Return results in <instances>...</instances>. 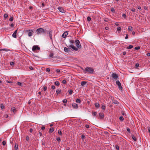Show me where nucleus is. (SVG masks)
I'll return each mask as SVG.
<instances>
[{
    "label": "nucleus",
    "instance_id": "f257e3e1",
    "mask_svg": "<svg viewBox=\"0 0 150 150\" xmlns=\"http://www.w3.org/2000/svg\"><path fill=\"white\" fill-rule=\"evenodd\" d=\"M47 30L46 29H44L42 28H39L36 30V32L38 35L40 34H45Z\"/></svg>",
    "mask_w": 150,
    "mask_h": 150
},
{
    "label": "nucleus",
    "instance_id": "f03ea898",
    "mask_svg": "<svg viewBox=\"0 0 150 150\" xmlns=\"http://www.w3.org/2000/svg\"><path fill=\"white\" fill-rule=\"evenodd\" d=\"M85 71H86L87 72H88L90 73H93L94 72V71L93 69L91 67H87L85 69Z\"/></svg>",
    "mask_w": 150,
    "mask_h": 150
},
{
    "label": "nucleus",
    "instance_id": "7ed1b4c3",
    "mask_svg": "<svg viewBox=\"0 0 150 150\" xmlns=\"http://www.w3.org/2000/svg\"><path fill=\"white\" fill-rule=\"evenodd\" d=\"M75 42L76 43V46L78 48L80 49L81 47V46L80 44V41L78 40H75Z\"/></svg>",
    "mask_w": 150,
    "mask_h": 150
},
{
    "label": "nucleus",
    "instance_id": "20e7f679",
    "mask_svg": "<svg viewBox=\"0 0 150 150\" xmlns=\"http://www.w3.org/2000/svg\"><path fill=\"white\" fill-rule=\"evenodd\" d=\"M116 83L118 86V88L119 90L122 91V87L121 86L120 82L118 80L116 81Z\"/></svg>",
    "mask_w": 150,
    "mask_h": 150
},
{
    "label": "nucleus",
    "instance_id": "39448f33",
    "mask_svg": "<svg viewBox=\"0 0 150 150\" xmlns=\"http://www.w3.org/2000/svg\"><path fill=\"white\" fill-rule=\"evenodd\" d=\"M48 33V34H49V36L50 39L52 41V30L51 29H50L49 30L47 31Z\"/></svg>",
    "mask_w": 150,
    "mask_h": 150
},
{
    "label": "nucleus",
    "instance_id": "423d86ee",
    "mask_svg": "<svg viewBox=\"0 0 150 150\" xmlns=\"http://www.w3.org/2000/svg\"><path fill=\"white\" fill-rule=\"evenodd\" d=\"M111 76L115 80H116L118 77V75L115 73H112Z\"/></svg>",
    "mask_w": 150,
    "mask_h": 150
},
{
    "label": "nucleus",
    "instance_id": "0eeeda50",
    "mask_svg": "<svg viewBox=\"0 0 150 150\" xmlns=\"http://www.w3.org/2000/svg\"><path fill=\"white\" fill-rule=\"evenodd\" d=\"M40 48L39 47L38 45H34L32 48V50L33 51H35L36 50H40Z\"/></svg>",
    "mask_w": 150,
    "mask_h": 150
},
{
    "label": "nucleus",
    "instance_id": "6e6552de",
    "mask_svg": "<svg viewBox=\"0 0 150 150\" xmlns=\"http://www.w3.org/2000/svg\"><path fill=\"white\" fill-rule=\"evenodd\" d=\"M68 47H71L73 50L75 51H77L78 50V49L73 45H69V46H68Z\"/></svg>",
    "mask_w": 150,
    "mask_h": 150
},
{
    "label": "nucleus",
    "instance_id": "1a4fd4ad",
    "mask_svg": "<svg viewBox=\"0 0 150 150\" xmlns=\"http://www.w3.org/2000/svg\"><path fill=\"white\" fill-rule=\"evenodd\" d=\"M64 50L65 52L69 53L71 52V49L70 48L65 47L64 48Z\"/></svg>",
    "mask_w": 150,
    "mask_h": 150
},
{
    "label": "nucleus",
    "instance_id": "9d476101",
    "mask_svg": "<svg viewBox=\"0 0 150 150\" xmlns=\"http://www.w3.org/2000/svg\"><path fill=\"white\" fill-rule=\"evenodd\" d=\"M26 32L28 33V35L30 37L32 36L33 32V30H27Z\"/></svg>",
    "mask_w": 150,
    "mask_h": 150
},
{
    "label": "nucleus",
    "instance_id": "9b49d317",
    "mask_svg": "<svg viewBox=\"0 0 150 150\" xmlns=\"http://www.w3.org/2000/svg\"><path fill=\"white\" fill-rule=\"evenodd\" d=\"M58 9L60 12L62 13H65V11L62 7H59L58 8Z\"/></svg>",
    "mask_w": 150,
    "mask_h": 150
},
{
    "label": "nucleus",
    "instance_id": "f8f14e48",
    "mask_svg": "<svg viewBox=\"0 0 150 150\" xmlns=\"http://www.w3.org/2000/svg\"><path fill=\"white\" fill-rule=\"evenodd\" d=\"M99 116L100 117V119H102L104 118V115L103 113L100 112L99 113Z\"/></svg>",
    "mask_w": 150,
    "mask_h": 150
},
{
    "label": "nucleus",
    "instance_id": "ddd939ff",
    "mask_svg": "<svg viewBox=\"0 0 150 150\" xmlns=\"http://www.w3.org/2000/svg\"><path fill=\"white\" fill-rule=\"evenodd\" d=\"M72 106L73 108L75 109H77L78 108V105L75 103H73L72 104Z\"/></svg>",
    "mask_w": 150,
    "mask_h": 150
},
{
    "label": "nucleus",
    "instance_id": "4468645a",
    "mask_svg": "<svg viewBox=\"0 0 150 150\" xmlns=\"http://www.w3.org/2000/svg\"><path fill=\"white\" fill-rule=\"evenodd\" d=\"M68 33L67 31L65 32L62 35V37L64 38H65L68 35Z\"/></svg>",
    "mask_w": 150,
    "mask_h": 150
},
{
    "label": "nucleus",
    "instance_id": "2eb2a0df",
    "mask_svg": "<svg viewBox=\"0 0 150 150\" xmlns=\"http://www.w3.org/2000/svg\"><path fill=\"white\" fill-rule=\"evenodd\" d=\"M17 30H16L12 34V36L15 38H16L17 37L16 33H17Z\"/></svg>",
    "mask_w": 150,
    "mask_h": 150
},
{
    "label": "nucleus",
    "instance_id": "dca6fc26",
    "mask_svg": "<svg viewBox=\"0 0 150 150\" xmlns=\"http://www.w3.org/2000/svg\"><path fill=\"white\" fill-rule=\"evenodd\" d=\"M11 111H12L14 113H15L16 111V108L14 107H12L11 108Z\"/></svg>",
    "mask_w": 150,
    "mask_h": 150
},
{
    "label": "nucleus",
    "instance_id": "f3484780",
    "mask_svg": "<svg viewBox=\"0 0 150 150\" xmlns=\"http://www.w3.org/2000/svg\"><path fill=\"white\" fill-rule=\"evenodd\" d=\"M95 107L97 108H98L100 107V104L98 103H95Z\"/></svg>",
    "mask_w": 150,
    "mask_h": 150
},
{
    "label": "nucleus",
    "instance_id": "a211bd4d",
    "mask_svg": "<svg viewBox=\"0 0 150 150\" xmlns=\"http://www.w3.org/2000/svg\"><path fill=\"white\" fill-rule=\"evenodd\" d=\"M54 129L53 127H51L49 129V132L50 133H52V132L54 131Z\"/></svg>",
    "mask_w": 150,
    "mask_h": 150
},
{
    "label": "nucleus",
    "instance_id": "6ab92c4d",
    "mask_svg": "<svg viewBox=\"0 0 150 150\" xmlns=\"http://www.w3.org/2000/svg\"><path fill=\"white\" fill-rule=\"evenodd\" d=\"M112 102L115 104H118L119 103V102L116 100H113Z\"/></svg>",
    "mask_w": 150,
    "mask_h": 150
},
{
    "label": "nucleus",
    "instance_id": "aec40b11",
    "mask_svg": "<svg viewBox=\"0 0 150 150\" xmlns=\"http://www.w3.org/2000/svg\"><path fill=\"white\" fill-rule=\"evenodd\" d=\"M87 82L86 81H82L81 82V85L82 86H83L86 84Z\"/></svg>",
    "mask_w": 150,
    "mask_h": 150
},
{
    "label": "nucleus",
    "instance_id": "412c9836",
    "mask_svg": "<svg viewBox=\"0 0 150 150\" xmlns=\"http://www.w3.org/2000/svg\"><path fill=\"white\" fill-rule=\"evenodd\" d=\"M56 92L57 94H59L61 92V89L59 88L56 90Z\"/></svg>",
    "mask_w": 150,
    "mask_h": 150
},
{
    "label": "nucleus",
    "instance_id": "4be33fe9",
    "mask_svg": "<svg viewBox=\"0 0 150 150\" xmlns=\"http://www.w3.org/2000/svg\"><path fill=\"white\" fill-rule=\"evenodd\" d=\"M53 54L52 52H51L50 55H49V57H50V58H53Z\"/></svg>",
    "mask_w": 150,
    "mask_h": 150
},
{
    "label": "nucleus",
    "instance_id": "5701e85b",
    "mask_svg": "<svg viewBox=\"0 0 150 150\" xmlns=\"http://www.w3.org/2000/svg\"><path fill=\"white\" fill-rule=\"evenodd\" d=\"M132 139L135 141H137V138H136L135 137L134 135H132Z\"/></svg>",
    "mask_w": 150,
    "mask_h": 150
},
{
    "label": "nucleus",
    "instance_id": "b1692460",
    "mask_svg": "<svg viewBox=\"0 0 150 150\" xmlns=\"http://www.w3.org/2000/svg\"><path fill=\"white\" fill-rule=\"evenodd\" d=\"M54 84L56 86H59L60 83L58 81H56L54 82Z\"/></svg>",
    "mask_w": 150,
    "mask_h": 150
},
{
    "label": "nucleus",
    "instance_id": "393cba45",
    "mask_svg": "<svg viewBox=\"0 0 150 150\" xmlns=\"http://www.w3.org/2000/svg\"><path fill=\"white\" fill-rule=\"evenodd\" d=\"M101 108L103 110H105V106L104 105H102Z\"/></svg>",
    "mask_w": 150,
    "mask_h": 150
},
{
    "label": "nucleus",
    "instance_id": "a878e982",
    "mask_svg": "<svg viewBox=\"0 0 150 150\" xmlns=\"http://www.w3.org/2000/svg\"><path fill=\"white\" fill-rule=\"evenodd\" d=\"M17 85H18L19 86H23L22 83L20 82H18L17 83Z\"/></svg>",
    "mask_w": 150,
    "mask_h": 150
},
{
    "label": "nucleus",
    "instance_id": "bb28decb",
    "mask_svg": "<svg viewBox=\"0 0 150 150\" xmlns=\"http://www.w3.org/2000/svg\"><path fill=\"white\" fill-rule=\"evenodd\" d=\"M133 47V46L132 45H129L128 47H127V49H131Z\"/></svg>",
    "mask_w": 150,
    "mask_h": 150
},
{
    "label": "nucleus",
    "instance_id": "cd10ccee",
    "mask_svg": "<svg viewBox=\"0 0 150 150\" xmlns=\"http://www.w3.org/2000/svg\"><path fill=\"white\" fill-rule=\"evenodd\" d=\"M81 100L79 99H77L76 100V102L77 103H80L81 102Z\"/></svg>",
    "mask_w": 150,
    "mask_h": 150
},
{
    "label": "nucleus",
    "instance_id": "c85d7f7f",
    "mask_svg": "<svg viewBox=\"0 0 150 150\" xmlns=\"http://www.w3.org/2000/svg\"><path fill=\"white\" fill-rule=\"evenodd\" d=\"M128 29L129 31H132V27L131 26H129Z\"/></svg>",
    "mask_w": 150,
    "mask_h": 150
},
{
    "label": "nucleus",
    "instance_id": "c756f323",
    "mask_svg": "<svg viewBox=\"0 0 150 150\" xmlns=\"http://www.w3.org/2000/svg\"><path fill=\"white\" fill-rule=\"evenodd\" d=\"M111 11L112 12V13H115V10L113 8H111Z\"/></svg>",
    "mask_w": 150,
    "mask_h": 150
},
{
    "label": "nucleus",
    "instance_id": "7c9ffc66",
    "mask_svg": "<svg viewBox=\"0 0 150 150\" xmlns=\"http://www.w3.org/2000/svg\"><path fill=\"white\" fill-rule=\"evenodd\" d=\"M0 108L1 109H3L4 108V106L3 104H0Z\"/></svg>",
    "mask_w": 150,
    "mask_h": 150
},
{
    "label": "nucleus",
    "instance_id": "2f4dec72",
    "mask_svg": "<svg viewBox=\"0 0 150 150\" xmlns=\"http://www.w3.org/2000/svg\"><path fill=\"white\" fill-rule=\"evenodd\" d=\"M119 119L120 120L122 121L124 120V118L122 116H121L119 117Z\"/></svg>",
    "mask_w": 150,
    "mask_h": 150
},
{
    "label": "nucleus",
    "instance_id": "473e14b6",
    "mask_svg": "<svg viewBox=\"0 0 150 150\" xmlns=\"http://www.w3.org/2000/svg\"><path fill=\"white\" fill-rule=\"evenodd\" d=\"M67 100L66 99H65L62 100V102L64 103H67Z\"/></svg>",
    "mask_w": 150,
    "mask_h": 150
},
{
    "label": "nucleus",
    "instance_id": "72a5a7b5",
    "mask_svg": "<svg viewBox=\"0 0 150 150\" xmlns=\"http://www.w3.org/2000/svg\"><path fill=\"white\" fill-rule=\"evenodd\" d=\"M68 91L70 95L72 93L73 91L72 90H69Z\"/></svg>",
    "mask_w": 150,
    "mask_h": 150
},
{
    "label": "nucleus",
    "instance_id": "f704fd0d",
    "mask_svg": "<svg viewBox=\"0 0 150 150\" xmlns=\"http://www.w3.org/2000/svg\"><path fill=\"white\" fill-rule=\"evenodd\" d=\"M14 148L16 150L18 149V145L17 144H15L14 146Z\"/></svg>",
    "mask_w": 150,
    "mask_h": 150
},
{
    "label": "nucleus",
    "instance_id": "c9c22d12",
    "mask_svg": "<svg viewBox=\"0 0 150 150\" xmlns=\"http://www.w3.org/2000/svg\"><path fill=\"white\" fill-rule=\"evenodd\" d=\"M69 41L70 43H71V45H73L74 43V41L73 40H69Z\"/></svg>",
    "mask_w": 150,
    "mask_h": 150
},
{
    "label": "nucleus",
    "instance_id": "e433bc0d",
    "mask_svg": "<svg viewBox=\"0 0 150 150\" xmlns=\"http://www.w3.org/2000/svg\"><path fill=\"white\" fill-rule=\"evenodd\" d=\"M8 17V15L7 14L5 13L4 14V17L6 18Z\"/></svg>",
    "mask_w": 150,
    "mask_h": 150
},
{
    "label": "nucleus",
    "instance_id": "4c0bfd02",
    "mask_svg": "<svg viewBox=\"0 0 150 150\" xmlns=\"http://www.w3.org/2000/svg\"><path fill=\"white\" fill-rule=\"evenodd\" d=\"M91 18L90 17L88 16L87 17V20L88 21H91Z\"/></svg>",
    "mask_w": 150,
    "mask_h": 150
},
{
    "label": "nucleus",
    "instance_id": "58836bf2",
    "mask_svg": "<svg viewBox=\"0 0 150 150\" xmlns=\"http://www.w3.org/2000/svg\"><path fill=\"white\" fill-rule=\"evenodd\" d=\"M56 139H57V140L58 141V142H60L61 141V139H60V138L59 137H58L57 138H56Z\"/></svg>",
    "mask_w": 150,
    "mask_h": 150
},
{
    "label": "nucleus",
    "instance_id": "ea45409f",
    "mask_svg": "<svg viewBox=\"0 0 150 150\" xmlns=\"http://www.w3.org/2000/svg\"><path fill=\"white\" fill-rule=\"evenodd\" d=\"M115 148L117 150H119V146L117 145L115 146Z\"/></svg>",
    "mask_w": 150,
    "mask_h": 150
},
{
    "label": "nucleus",
    "instance_id": "a19ab883",
    "mask_svg": "<svg viewBox=\"0 0 150 150\" xmlns=\"http://www.w3.org/2000/svg\"><path fill=\"white\" fill-rule=\"evenodd\" d=\"M58 134H60V135H62V132L60 130H58Z\"/></svg>",
    "mask_w": 150,
    "mask_h": 150
},
{
    "label": "nucleus",
    "instance_id": "79ce46f5",
    "mask_svg": "<svg viewBox=\"0 0 150 150\" xmlns=\"http://www.w3.org/2000/svg\"><path fill=\"white\" fill-rule=\"evenodd\" d=\"M62 83L63 84H65L67 83V81L65 80H63L62 81Z\"/></svg>",
    "mask_w": 150,
    "mask_h": 150
},
{
    "label": "nucleus",
    "instance_id": "37998d69",
    "mask_svg": "<svg viewBox=\"0 0 150 150\" xmlns=\"http://www.w3.org/2000/svg\"><path fill=\"white\" fill-rule=\"evenodd\" d=\"M97 114V113L96 112H93L92 114L93 116H95L96 115V114Z\"/></svg>",
    "mask_w": 150,
    "mask_h": 150
},
{
    "label": "nucleus",
    "instance_id": "c03bdc74",
    "mask_svg": "<svg viewBox=\"0 0 150 150\" xmlns=\"http://www.w3.org/2000/svg\"><path fill=\"white\" fill-rule=\"evenodd\" d=\"M127 131L129 133H130V129H129L128 127H127L126 128Z\"/></svg>",
    "mask_w": 150,
    "mask_h": 150
},
{
    "label": "nucleus",
    "instance_id": "a18cd8bd",
    "mask_svg": "<svg viewBox=\"0 0 150 150\" xmlns=\"http://www.w3.org/2000/svg\"><path fill=\"white\" fill-rule=\"evenodd\" d=\"M140 48V47L139 46L135 47L134 48V49L136 50H138Z\"/></svg>",
    "mask_w": 150,
    "mask_h": 150
},
{
    "label": "nucleus",
    "instance_id": "49530a36",
    "mask_svg": "<svg viewBox=\"0 0 150 150\" xmlns=\"http://www.w3.org/2000/svg\"><path fill=\"white\" fill-rule=\"evenodd\" d=\"M9 20L10 21H13V17H11Z\"/></svg>",
    "mask_w": 150,
    "mask_h": 150
},
{
    "label": "nucleus",
    "instance_id": "de8ad7c7",
    "mask_svg": "<svg viewBox=\"0 0 150 150\" xmlns=\"http://www.w3.org/2000/svg\"><path fill=\"white\" fill-rule=\"evenodd\" d=\"M121 30V28L120 27H119L117 28V31H120Z\"/></svg>",
    "mask_w": 150,
    "mask_h": 150
},
{
    "label": "nucleus",
    "instance_id": "09e8293b",
    "mask_svg": "<svg viewBox=\"0 0 150 150\" xmlns=\"http://www.w3.org/2000/svg\"><path fill=\"white\" fill-rule=\"evenodd\" d=\"M2 144L4 146L6 144V142L5 141H3Z\"/></svg>",
    "mask_w": 150,
    "mask_h": 150
},
{
    "label": "nucleus",
    "instance_id": "8fccbe9b",
    "mask_svg": "<svg viewBox=\"0 0 150 150\" xmlns=\"http://www.w3.org/2000/svg\"><path fill=\"white\" fill-rule=\"evenodd\" d=\"M122 17L124 18H126L127 17V16L126 14H123L122 15Z\"/></svg>",
    "mask_w": 150,
    "mask_h": 150
},
{
    "label": "nucleus",
    "instance_id": "3c124183",
    "mask_svg": "<svg viewBox=\"0 0 150 150\" xmlns=\"http://www.w3.org/2000/svg\"><path fill=\"white\" fill-rule=\"evenodd\" d=\"M47 89V87L46 86H45L43 87V90L45 91Z\"/></svg>",
    "mask_w": 150,
    "mask_h": 150
},
{
    "label": "nucleus",
    "instance_id": "603ef678",
    "mask_svg": "<svg viewBox=\"0 0 150 150\" xmlns=\"http://www.w3.org/2000/svg\"><path fill=\"white\" fill-rule=\"evenodd\" d=\"M46 71L47 72H49L50 71V69L49 68H46Z\"/></svg>",
    "mask_w": 150,
    "mask_h": 150
},
{
    "label": "nucleus",
    "instance_id": "864d4df0",
    "mask_svg": "<svg viewBox=\"0 0 150 150\" xmlns=\"http://www.w3.org/2000/svg\"><path fill=\"white\" fill-rule=\"evenodd\" d=\"M10 64L11 66L13 65H14V63L13 62H11L10 63Z\"/></svg>",
    "mask_w": 150,
    "mask_h": 150
},
{
    "label": "nucleus",
    "instance_id": "5fc2aeb1",
    "mask_svg": "<svg viewBox=\"0 0 150 150\" xmlns=\"http://www.w3.org/2000/svg\"><path fill=\"white\" fill-rule=\"evenodd\" d=\"M85 127L87 128H89V125H85Z\"/></svg>",
    "mask_w": 150,
    "mask_h": 150
},
{
    "label": "nucleus",
    "instance_id": "6e6d98bb",
    "mask_svg": "<svg viewBox=\"0 0 150 150\" xmlns=\"http://www.w3.org/2000/svg\"><path fill=\"white\" fill-rule=\"evenodd\" d=\"M6 82L7 83H13L12 81H8V80H6Z\"/></svg>",
    "mask_w": 150,
    "mask_h": 150
},
{
    "label": "nucleus",
    "instance_id": "4d7b16f0",
    "mask_svg": "<svg viewBox=\"0 0 150 150\" xmlns=\"http://www.w3.org/2000/svg\"><path fill=\"white\" fill-rule=\"evenodd\" d=\"M139 64L138 63H137L136 64H135V66L136 67H138L139 66Z\"/></svg>",
    "mask_w": 150,
    "mask_h": 150
},
{
    "label": "nucleus",
    "instance_id": "13d9d810",
    "mask_svg": "<svg viewBox=\"0 0 150 150\" xmlns=\"http://www.w3.org/2000/svg\"><path fill=\"white\" fill-rule=\"evenodd\" d=\"M55 88V86L53 85H52L51 86V88L52 89H54Z\"/></svg>",
    "mask_w": 150,
    "mask_h": 150
},
{
    "label": "nucleus",
    "instance_id": "bf43d9fd",
    "mask_svg": "<svg viewBox=\"0 0 150 150\" xmlns=\"http://www.w3.org/2000/svg\"><path fill=\"white\" fill-rule=\"evenodd\" d=\"M131 11L132 12H135V9L134 8H133L131 9Z\"/></svg>",
    "mask_w": 150,
    "mask_h": 150
},
{
    "label": "nucleus",
    "instance_id": "052dcab7",
    "mask_svg": "<svg viewBox=\"0 0 150 150\" xmlns=\"http://www.w3.org/2000/svg\"><path fill=\"white\" fill-rule=\"evenodd\" d=\"M26 140L27 141H28L29 140V137H28V136H27L26 137Z\"/></svg>",
    "mask_w": 150,
    "mask_h": 150
},
{
    "label": "nucleus",
    "instance_id": "680f3d73",
    "mask_svg": "<svg viewBox=\"0 0 150 150\" xmlns=\"http://www.w3.org/2000/svg\"><path fill=\"white\" fill-rule=\"evenodd\" d=\"M128 38V34H127L126 35V36L125 37V39H127Z\"/></svg>",
    "mask_w": 150,
    "mask_h": 150
},
{
    "label": "nucleus",
    "instance_id": "e2e57ef3",
    "mask_svg": "<svg viewBox=\"0 0 150 150\" xmlns=\"http://www.w3.org/2000/svg\"><path fill=\"white\" fill-rule=\"evenodd\" d=\"M56 72L57 73H58L60 72V70L59 69H57L56 70Z\"/></svg>",
    "mask_w": 150,
    "mask_h": 150
},
{
    "label": "nucleus",
    "instance_id": "0e129e2a",
    "mask_svg": "<svg viewBox=\"0 0 150 150\" xmlns=\"http://www.w3.org/2000/svg\"><path fill=\"white\" fill-rule=\"evenodd\" d=\"M81 138L83 139L85 138V135L84 134H82L81 136Z\"/></svg>",
    "mask_w": 150,
    "mask_h": 150
},
{
    "label": "nucleus",
    "instance_id": "69168bd1",
    "mask_svg": "<svg viewBox=\"0 0 150 150\" xmlns=\"http://www.w3.org/2000/svg\"><path fill=\"white\" fill-rule=\"evenodd\" d=\"M108 18H105L104 20V21L105 22H108Z\"/></svg>",
    "mask_w": 150,
    "mask_h": 150
},
{
    "label": "nucleus",
    "instance_id": "338daca9",
    "mask_svg": "<svg viewBox=\"0 0 150 150\" xmlns=\"http://www.w3.org/2000/svg\"><path fill=\"white\" fill-rule=\"evenodd\" d=\"M14 26V24L13 23H11V25H10V26L11 27H13Z\"/></svg>",
    "mask_w": 150,
    "mask_h": 150
},
{
    "label": "nucleus",
    "instance_id": "774afa93",
    "mask_svg": "<svg viewBox=\"0 0 150 150\" xmlns=\"http://www.w3.org/2000/svg\"><path fill=\"white\" fill-rule=\"evenodd\" d=\"M146 55L147 56H150V53L149 52L147 53V54H146Z\"/></svg>",
    "mask_w": 150,
    "mask_h": 150
}]
</instances>
